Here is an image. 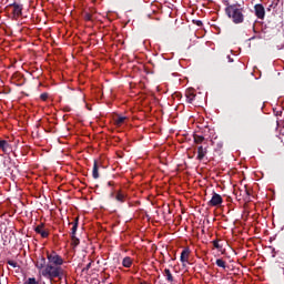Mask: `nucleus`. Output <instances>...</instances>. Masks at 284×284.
Returning <instances> with one entry per match:
<instances>
[{
  "instance_id": "nucleus-1",
  "label": "nucleus",
  "mask_w": 284,
  "mask_h": 284,
  "mask_svg": "<svg viewBox=\"0 0 284 284\" xmlns=\"http://www.w3.org/2000/svg\"><path fill=\"white\" fill-rule=\"evenodd\" d=\"M47 258L49 261L48 264L43 256H40L34 263L39 276H43V278L50 281L51 284H61V281L68 276V272L61 267V265H63V257L52 251L47 252Z\"/></svg>"
},
{
  "instance_id": "nucleus-2",
  "label": "nucleus",
  "mask_w": 284,
  "mask_h": 284,
  "mask_svg": "<svg viewBox=\"0 0 284 284\" xmlns=\"http://www.w3.org/2000/svg\"><path fill=\"white\" fill-rule=\"evenodd\" d=\"M225 14L235 24H240L245 21V9H243L241 4H227L225 8Z\"/></svg>"
},
{
  "instance_id": "nucleus-3",
  "label": "nucleus",
  "mask_w": 284,
  "mask_h": 284,
  "mask_svg": "<svg viewBox=\"0 0 284 284\" xmlns=\"http://www.w3.org/2000/svg\"><path fill=\"white\" fill-rule=\"evenodd\" d=\"M191 254H192V251H190L189 247L183 248V251L181 252L180 261H181L183 267H185V265L190 264V255Z\"/></svg>"
},
{
  "instance_id": "nucleus-4",
  "label": "nucleus",
  "mask_w": 284,
  "mask_h": 284,
  "mask_svg": "<svg viewBox=\"0 0 284 284\" xmlns=\"http://www.w3.org/2000/svg\"><path fill=\"white\" fill-rule=\"evenodd\" d=\"M34 232L37 234H40V236L42 239H48L50 236V231H48V229H45V225L43 223L36 226Z\"/></svg>"
},
{
  "instance_id": "nucleus-5",
  "label": "nucleus",
  "mask_w": 284,
  "mask_h": 284,
  "mask_svg": "<svg viewBox=\"0 0 284 284\" xmlns=\"http://www.w3.org/2000/svg\"><path fill=\"white\" fill-rule=\"evenodd\" d=\"M223 203V197L219 193H213L212 199L209 201V205L216 207Z\"/></svg>"
},
{
  "instance_id": "nucleus-6",
  "label": "nucleus",
  "mask_w": 284,
  "mask_h": 284,
  "mask_svg": "<svg viewBox=\"0 0 284 284\" xmlns=\"http://www.w3.org/2000/svg\"><path fill=\"white\" fill-rule=\"evenodd\" d=\"M113 123L116 128H121L122 125H125L128 123V116L118 114L113 116Z\"/></svg>"
},
{
  "instance_id": "nucleus-7",
  "label": "nucleus",
  "mask_w": 284,
  "mask_h": 284,
  "mask_svg": "<svg viewBox=\"0 0 284 284\" xmlns=\"http://www.w3.org/2000/svg\"><path fill=\"white\" fill-rule=\"evenodd\" d=\"M207 156V148H203V145L197 146V161H203Z\"/></svg>"
},
{
  "instance_id": "nucleus-8",
  "label": "nucleus",
  "mask_w": 284,
  "mask_h": 284,
  "mask_svg": "<svg viewBox=\"0 0 284 284\" xmlns=\"http://www.w3.org/2000/svg\"><path fill=\"white\" fill-rule=\"evenodd\" d=\"M255 14L257 19H265V8L263 4H255Z\"/></svg>"
},
{
  "instance_id": "nucleus-9",
  "label": "nucleus",
  "mask_w": 284,
  "mask_h": 284,
  "mask_svg": "<svg viewBox=\"0 0 284 284\" xmlns=\"http://www.w3.org/2000/svg\"><path fill=\"white\" fill-rule=\"evenodd\" d=\"M13 8V17H21L22 12H23V6L14 2L13 4H11Z\"/></svg>"
},
{
  "instance_id": "nucleus-10",
  "label": "nucleus",
  "mask_w": 284,
  "mask_h": 284,
  "mask_svg": "<svg viewBox=\"0 0 284 284\" xmlns=\"http://www.w3.org/2000/svg\"><path fill=\"white\" fill-rule=\"evenodd\" d=\"M0 150H2L4 154H8V152H10V144L8 143V141L0 140Z\"/></svg>"
},
{
  "instance_id": "nucleus-11",
  "label": "nucleus",
  "mask_w": 284,
  "mask_h": 284,
  "mask_svg": "<svg viewBox=\"0 0 284 284\" xmlns=\"http://www.w3.org/2000/svg\"><path fill=\"white\" fill-rule=\"evenodd\" d=\"M194 99H196V93H194V90L190 89L186 91V101L187 103H193Z\"/></svg>"
},
{
  "instance_id": "nucleus-12",
  "label": "nucleus",
  "mask_w": 284,
  "mask_h": 284,
  "mask_svg": "<svg viewBox=\"0 0 284 284\" xmlns=\"http://www.w3.org/2000/svg\"><path fill=\"white\" fill-rule=\"evenodd\" d=\"M164 276L168 281V283H174V276L172 275V272L170 271V268H165L164 270Z\"/></svg>"
},
{
  "instance_id": "nucleus-13",
  "label": "nucleus",
  "mask_w": 284,
  "mask_h": 284,
  "mask_svg": "<svg viewBox=\"0 0 284 284\" xmlns=\"http://www.w3.org/2000/svg\"><path fill=\"white\" fill-rule=\"evenodd\" d=\"M71 225H73L71 229V236H77V230L79 227V217H75L74 222L71 223Z\"/></svg>"
},
{
  "instance_id": "nucleus-14",
  "label": "nucleus",
  "mask_w": 284,
  "mask_h": 284,
  "mask_svg": "<svg viewBox=\"0 0 284 284\" xmlns=\"http://www.w3.org/2000/svg\"><path fill=\"white\" fill-rule=\"evenodd\" d=\"M132 263H134V261L130 256L124 257L122 261L123 267H132Z\"/></svg>"
},
{
  "instance_id": "nucleus-15",
  "label": "nucleus",
  "mask_w": 284,
  "mask_h": 284,
  "mask_svg": "<svg viewBox=\"0 0 284 284\" xmlns=\"http://www.w3.org/2000/svg\"><path fill=\"white\" fill-rule=\"evenodd\" d=\"M193 141H194V143H196V145H201V143H203V141H205V136L195 134V135H193Z\"/></svg>"
},
{
  "instance_id": "nucleus-16",
  "label": "nucleus",
  "mask_w": 284,
  "mask_h": 284,
  "mask_svg": "<svg viewBox=\"0 0 284 284\" xmlns=\"http://www.w3.org/2000/svg\"><path fill=\"white\" fill-rule=\"evenodd\" d=\"M213 145H215V152H221V150H223V142L221 140L213 141Z\"/></svg>"
},
{
  "instance_id": "nucleus-17",
  "label": "nucleus",
  "mask_w": 284,
  "mask_h": 284,
  "mask_svg": "<svg viewBox=\"0 0 284 284\" xmlns=\"http://www.w3.org/2000/svg\"><path fill=\"white\" fill-rule=\"evenodd\" d=\"M92 176L93 179H99V165L97 164V162H94L93 164Z\"/></svg>"
},
{
  "instance_id": "nucleus-18",
  "label": "nucleus",
  "mask_w": 284,
  "mask_h": 284,
  "mask_svg": "<svg viewBox=\"0 0 284 284\" xmlns=\"http://www.w3.org/2000/svg\"><path fill=\"white\" fill-rule=\"evenodd\" d=\"M215 263H216L217 267H222L223 270H225V267H227V265L223 258H217Z\"/></svg>"
},
{
  "instance_id": "nucleus-19",
  "label": "nucleus",
  "mask_w": 284,
  "mask_h": 284,
  "mask_svg": "<svg viewBox=\"0 0 284 284\" xmlns=\"http://www.w3.org/2000/svg\"><path fill=\"white\" fill-rule=\"evenodd\" d=\"M80 241L79 237H77V235H71V245L73 247H77V245H79Z\"/></svg>"
},
{
  "instance_id": "nucleus-20",
  "label": "nucleus",
  "mask_w": 284,
  "mask_h": 284,
  "mask_svg": "<svg viewBox=\"0 0 284 284\" xmlns=\"http://www.w3.org/2000/svg\"><path fill=\"white\" fill-rule=\"evenodd\" d=\"M116 201H120V203H124L125 202V194L119 192L116 194Z\"/></svg>"
},
{
  "instance_id": "nucleus-21",
  "label": "nucleus",
  "mask_w": 284,
  "mask_h": 284,
  "mask_svg": "<svg viewBox=\"0 0 284 284\" xmlns=\"http://www.w3.org/2000/svg\"><path fill=\"white\" fill-rule=\"evenodd\" d=\"M26 284H39V282H37V278H34V277H30V278H28Z\"/></svg>"
},
{
  "instance_id": "nucleus-22",
  "label": "nucleus",
  "mask_w": 284,
  "mask_h": 284,
  "mask_svg": "<svg viewBox=\"0 0 284 284\" xmlns=\"http://www.w3.org/2000/svg\"><path fill=\"white\" fill-rule=\"evenodd\" d=\"M8 265H10L11 267H19V264L12 260H9L8 262Z\"/></svg>"
},
{
  "instance_id": "nucleus-23",
  "label": "nucleus",
  "mask_w": 284,
  "mask_h": 284,
  "mask_svg": "<svg viewBox=\"0 0 284 284\" xmlns=\"http://www.w3.org/2000/svg\"><path fill=\"white\" fill-rule=\"evenodd\" d=\"M84 20L85 21H92V13H84Z\"/></svg>"
},
{
  "instance_id": "nucleus-24",
  "label": "nucleus",
  "mask_w": 284,
  "mask_h": 284,
  "mask_svg": "<svg viewBox=\"0 0 284 284\" xmlns=\"http://www.w3.org/2000/svg\"><path fill=\"white\" fill-rule=\"evenodd\" d=\"M50 95L48 94V93H42V94H40V99H41V101H48V98H49Z\"/></svg>"
},
{
  "instance_id": "nucleus-25",
  "label": "nucleus",
  "mask_w": 284,
  "mask_h": 284,
  "mask_svg": "<svg viewBox=\"0 0 284 284\" xmlns=\"http://www.w3.org/2000/svg\"><path fill=\"white\" fill-rule=\"evenodd\" d=\"M213 245L216 250H219L220 245H219V241H213Z\"/></svg>"
}]
</instances>
